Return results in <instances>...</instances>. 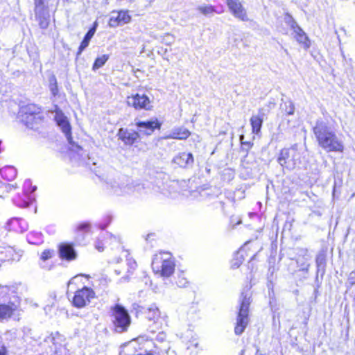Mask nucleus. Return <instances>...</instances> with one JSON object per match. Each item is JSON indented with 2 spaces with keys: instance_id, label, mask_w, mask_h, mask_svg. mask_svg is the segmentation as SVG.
Instances as JSON below:
<instances>
[{
  "instance_id": "nucleus-1",
  "label": "nucleus",
  "mask_w": 355,
  "mask_h": 355,
  "mask_svg": "<svg viewBox=\"0 0 355 355\" xmlns=\"http://www.w3.org/2000/svg\"><path fill=\"white\" fill-rule=\"evenodd\" d=\"M313 131L319 146L326 152L342 153L343 151L344 145L342 139L327 122L318 119Z\"/></svg>"
},
{
  "instance_id": "nucleus-2",
  "label": "nucleus",
  "mask_w": 355,
  "mask_h": 355,
  "mask_svg": "<svg viewBox=\"0 0 355 355\" xmlns=\"http://www.w3.org/2000/svg\"><path fill=\"white\" fill-rule=\"evenodd\" d=\"M250 294L248 291H243L239 298V311L236 318L234 333L241 335L246 328L248 322L249 306L250 304Z\"/></svg>"
},
{
  "instance_id": "nucleus-3",
  "label": "nucleus",
  "mask_w": 355,
  "mask_h": 355,
  "mask_svg": "<svg viewBox=\"0 0 355 355\" xmlns=\"http://www.w3.org/2000/svg\"><path fill=\"white\" fill-rule=\"evenodd\" d=\"M152 268L155 273L162 277H170L174 272L175 263L171 254L160 252L155 254L152 261Z\"/></svg>"
},
{
  "instance_id": "nucleus-4",
  "label": "nucleus",
  "mask_w": 355,
  "mask_h": 355,
  "mask_svg": "<svg viewBox=\"0 0 355 355\" xmlns=\"http://www.w3.org/2000/svg\"><path fill=\"white\" fill-rule=\"evenodd\" d=\"M111 317L116 332L122 333L128 330L131 323V318L128 311L123 306L116 304L112 307Z\"/></svg>"
},
{
  "instance_id": "nucleus-5",
  "label": "nucleus",
  "mask_w": 355,
  "mask_h": 355,
  "mask_svg": "<svg viewBox=\"0 0 355 355\" xmlns=\"http://www.w3.org/2000/svg\"><path fill=\"white\" fill-rule=\"evenodd\" d=\"M300 153L295 147L282 149L277 161L279 164L288 171L295 168L300 163Z\"/></svg>"
},
{
  "instance_id": "nucleus-6",
  "label": "nucleus",
  "mask_w": 355,
  "mask_h": 355,
  "mask_svg": "<svg viewBox=\"0 0 355 355\" xmlns=\"http://www.w3.org/2000/svg\"><path fill=\"white\" fill-rule=\"evenodd\" d=\"M94 297V291L92 289L85 286L75 293L73 297V305L77 308L85 307L88 305L91 300Z\"/></svg>"
},
{
  "instance_id": "nucleus-7",
  "label": "nucleus",
  "mask_w": 355,
  "mask_h": 355,
  "mask_svg": "<svg viewBox=\"0 0 355 355\" xmlns=\"http://www.w3.org/2000/svg\"><path fill=\"white\" fill-rule=\"evenodd\" d=\"M25 121L26 125L33 128L35 124L39 123L42 120L40 108L35 105L30 104L24 108Z\"/></svg>"
},
{
  "instance_id": "nucleus-8",
  "label": "nucleus",
  "mask_w": 355,
  "mask_h": 355,
  "mask_svg": "<svg viewBox=\"0 0 355 355\" xmlns=\"http://www.w3.org/2000/svg\"><path fill=\"white\" fill-rule=\"evenodd\" d=\"M135 125L137 128V132L140 135V139L144 136L151 135L155 129H159L161 123L157 119L147 121H137Z\"/></svg>"
},
{
  "instance_id": "nucleus-9",
  "label": "nucleus",
  "mask_w": 355,
  "mask_h": 355,
  "mask_svg": "<svg viewBox=\"0 0 355 355\" xmlns=\"http://www.w3.org/2000/svg\"><path fill=\"white\" fill-rule=\"evenodd\" d=\"M127 104L136 110H150L151 107L149 98L144 94L140 95L139 94L128 96L127 98Z\"/></svg>"
},
{
  "instance_id": "nucleus-10",
  "label": "nucleus",
  "mask_w": 355,
  "mask_h": 355,
  "mask_svg": "<svg viewBox=\"0 0 355 355\" xmlns=\"http://www.w3.org/2000/svg\"><path fill=\"white\" fill-rule=\"evenodd\" d=\"M130 21L131 16L128 14V10H113L109 19V26L111 27H116L121 24H128Z\"/></svg>"
},
{
  "instance_id": "nucleus-11",
  "label": "nucleus",
  "mask_w": 355,
  "mask_h": 355,
  "mask_svg": "<svg viewBox=\"0 0 355 355\" xmlns=\"http://www.w3.org/2000/svg\"><path fill=\"white\" fill-rule=\"evenodd\" d=\"M227 5L232 14L241 21H248V16L245 8L239 0H226Z\"/></svg>"
},
{
  "instance_id": "nucleus-12",
  "label": "nucleus",
  "mask_w": 355,
  "mask_h": 355,
  "mask_svg": "<svg viewBox=\"0 0 355 355\" xmlns=\"http://www.w3.org/2000/svg\"><path fill=\"white\" fill-rule=\"evenodd\" d=\"M136 130L120 128L118 132L119 138L126 145H132L140 139V135Z\"/></svg>"
},
{
  "instance_id": "nucleus-13",
  "label": "nucleus",
  "mask_w": 355,
  "mask_h": 355,
  "mask_svg": "<svg viewBox=\"0 0 355 355\" xmlns=\"http://www.w3.org/2000/svg\"><path fill=\"white\" fill-rule=\"evenodd\" d=\"M58 126L62 129L63 133L67 137V139L70 144H71V150L76 152L78 155L83 157L84 155V152L82 148L76 144H73L71 142V126L67 119L64 121V122L61 123L58 125Z\"/></svg>"
},
{
  "instance_id": "nucleus-14",
  "label": "nucleus",
  "mask_w": 355,
  "mask_h": 355,
  "mask_svg": "<svg viewBox=\"0 0 355 355\" xmlns=\"http://www.w3.org/2000/svg\"><path fill=\"white\" fill-rule=\"evenodd\" d=\"M290 26L293 30L295 33L294 37L296 40L299 43L304 44L306 48H309V44H308V37L303 30L297 25V22L292 19L291 21Z\"/></svg>"
},
{
  "instance_id": "nucleus-15",
  "label": "nucleus",
  "mask_w": 355,
  "mask_h": 355,
  "mask_svg": "<svg viewBox=\"0 0 355 355\" xmlns=\"http://www.w3.org/2000/svg\"><path fill=\"white\" fill-rule=\"evenodd\" d=\"M173 162L180 167H188L193 164V157L191 153H180L174 157Z\"/></svg>"
},
{
  "instance_id": "nucleus-16",
  "label": "nucleus",
  "mask_w": 355,
  "mask_h": 355,
  "mask_svg": "<svg viewBox=\"0 0 355 355\" xmlns=\"http://www.w3.org/2000/svg\"><path fill=\"white\" fill-rule=\"evenodd\" d=\"M59 253L62 259L68 261H71L76 258V253L73 245L71 244H61L59 248Z\"/></svg>"
},
{
  "instance_id": "nucleus-17",
  "label": "nucleus",
  "mask_w": 355,
  "mask_h": 355,
  "mask_svg": "<svg viewBox=\"0 0 355 355\" xmlns=\"http://www.w3.org/2000/svg\"><path fill=\"white\" fill-rule=\"evenodd\" d=\"M263 114H259L258 115H253L250 119V123L252 125V132L258 134L261 128L263 123Z\"/></svg>"
},
{
  "instance_id": "nucleus-18",
  "label": "nucleus",
  "mask_w": 355,
  "mask_h": 355,
  "mask_svg": "<svg viewBox=\"0 0 355 355\" xmlns=\"http://www.w3.org/2000/svg\"><path fill=\"white\" fill-rule=\"evenodd\" d=\"M95 28H91L85 35L83 40L80 43V45L78 48V51L76 54V58H78L82 52L88 46L89 42L94 35Z\"/></svg>"
},
{
  "instance_id": "nucleus-19",
  "label": "nucleus",
  "mask_w": 355,
  "mask_h": 355,
  "mask_svg": "<svg viewBox=\"0 0 355 355\" xmlns=\"http://www.w3.org/2000/svg\"><path fill=\"white\" fill-rule=\"evenodd\" d=\"M16 309V305L14 304H1L0 305V319L9 318L13 311Z\"/></svg>"
},
{
  "instance_id": "nucleus-20",
  "label": "nucleus",
  "mask_w": 355,
  "mask_h": 355,
  "mask_svg": "<svg viewBox=\"0 0 355 355\" xmlns=\"http://www.w3.org/2000/svg\"><path fill=\"white\" fill-rule=\"evenodd\" d=\"M146 318L149 320H153L155 323L157 322V320L160 316V312L159 309L155 305H151L147 310Z\"/></svg>"
},
{
  "instance_id": "nucleus-21",
  "label": "nucleus",
  "mask_w": 355,
  "mask_h": 355,
  "mask_svg": "<svg viewBox=\"0 0 355 355\" xmlns=\"http://www.w3.org/2000/svg\"><path fill=\"white\" fill-rule=\"evenodd\" d=\"M191 135L190 132L187 129H180L177 132H173L170 135L167 136L166 138H173L178 139H186Z\"/></svg>"
},
{
  "instance_id": "nucleus-22",
  "label": "nucleus",
  "mask_w": 355,
  "mask_h": 355,
  "mask_svg": "<svg viewBox=\"0 0 355 355\" xmlns=\"http://www.w3.org/2000/svg\"><path fill=\"white\" fill-rule=\"evenodd\" d=\"M35 15L47 12V8L45 5V0H34Z\"/></svg>"
},
{
  "instance_id": "nucleus-23",
  "label": "nucleus",
  "mask_w": 355,
  "mask_h": 355,
  "mask_svg": "<svg viewBox=\"0 0 355 355\" xmlns=\"http://www.w3.org/2000/svg\"><path fill=\"white\" fill-rule=\"evenodd\" d=\"M244 260V256L241 250H239L235 254L234 257L232 261V267L234 268H238Z\"/></svg>"
},
{
  "instance_id": "nucleus-24",
  "label": "nucleus",
  "mask_w": 355,
  "mask_h": 355,
  "mask_svg": "<svg viewBox=\"0 0 355 355\" xmlns=\"http://www.w3.org/2000/svg\"><path fill=\"white\" fill-rule=\"evenodd\" d=\"M108 59V55H103L100 57H98L94 61V63L92 66V69L94 71H96L97 69H100L105 64Z\"/></svg>"
},
{
  "instance_id": "nucleus-25",
  "label": "nucleus",
  "mask_w": 355,
  "mask_h": 355,
  "mask_svg": "<svg viewBox=\"0 0 355 355\" xmlns=\"http://www.w3.org/2000/svg\"><path fill=\"white\" fill-rule=\"evenodd\" d=\"M37 20L39 21V25L41 28L45 29L49 26V15L48 12H44V14L35 15Z\"/></svg>"
},
{
  "instance_id": "nucleus-26",
  "label": "nucleus",
  "mask_w": 355,
  "mask_h": 355,
  "mask_svg": "<svg viewBox=\"0 0 355 355\" xmlns=\"http://www.w3.org/2000/svg\"><path fill=\"white\" fill-rule=\"evenodd\" d=\"M318 270H322L324 272L326 266V257L323 253H320L317 255L315 259Z\"/></svg>"
},
{
  "instance_id": "nucleus-27",
  "label": "nucleus",
  "mask_w": 355,
  "mask_h": 355,
  "mask_svg": "<svg viewBox=\"0 0 355 355\" xmlns=\"http://www.w3.org/2000/svg\"><path fill=\"white\" fill-rule=\"evenodd\" d=\"M197 10L205 16H209L216 12L214 7L211 5L200 6Z\"/></svg>"
},
{
  "instance_id": "nucleus-28",
  "label": "nucleus",
  "mask_w": 355,
  "mask_h": 355,
  "mask_svg": "<svg viewBox=\"0 0 355 355\" xmlns=\"http://www.w3.org/2000/svg\"><path fill=\"white\" fill-rule=\"evenodd\" d=\"M283 110L285 111L286 114L293 115L295 112V105L291 101L286 102L284 105Z\"/></svg>"
},
{
  "instance_id": "nucleus-29",
  "label": "nucleus",
  "mask_w": 355,
  "mask_h": 355,
  "mask_svg": "<svg viewBox=\"0 0 355 355\" xmlns=\"http://www.w3.org/2000/svg\"><path fill=\"white\" fill-rule=\"evenodd\" d=\"M114 192L116 195H121L123 193H128L130 192V188L126 186H121V187H112Z\"/></svg>"
},
{
  "instance_id": "nucleus-30",
  "label": "nucleus",
  "mask_w": 355,
  "mask_h": 355,
  "mask_svg": "<svg viewBox=\"0 0 355 355\" xmlns=\"http://www.w3.org/2000/svg\"><path fill=\"white\" fill-rule=\"evenodd\" d=\"M54 254V251L51 250H44L41 255H40V259L44 262L46 260L51 259L53 255Z\"/></svg>"
},
{
  "instance_id": "nucleus-31",
  "label": "nucleus",
  "mask_w": 355,
  "mask_h": 355,
  "mask_svg": "<svg viewBox=\"0 0 355 355\" xmlns=\"http://www.w3.org/2000/svg\"><path fill=\"white\" fill-rule=\"evenodd\" d=\"M49 87H50V90H51L52 94L53 96L57 95V94L58 92V85H57L56 79L54 76L50 80Z\"/></svg>"
},
{
  "instance_id": "nucleus-32",
  "label": "nucleus",
  "mask_w": 355,
  "mask_h": 355,
  "mask_svg": "<svg viewBox=\"0 0 355 355\" xmlns=\"http://www.w3.org/2000/svg\"><path fill=\"white\" fill-rule=\"evenodd\" d=\"M67 119V118L64 115V114L60 110H56L55 111V120L58 124H60L61 123L64 122Z\"/></svg>"
},
{
  "instance_id": "nucleus-33",
  "label": "nucleus",
  "mask_w": 355,
  "mask_h": 355,
  "mask_svg": "<svg viewBox=\"0 0 355 355\" xmlns=\"http://www.w3.org/2000/svg\"><path fill=\"white\" fill-rule=\"evenodd\" d=\"M244 138H245L244 135H241L240 141H241V143L242 145V149L243 150H245L246 152H248L251 148L252 144L250 141H244Z\"/></svg>"
},
{
  "instance_id": "nucleus-34",
  "label": "nucleus",
  "mask_w": 355,
  "mask_h": 355,
  "mask_svg": "<svg viewBox=\"0 0 355 355\" xmlns=\"http://www.w3.org/2000/svg\"><path fill=\"white\" fill-rule=\"evenodd\" d=\"M90 227L89 223H83L77 226V230L81 232H88Z\"/></svg>"
},
{
  "instance_id": "nucleus-35",
  "label": "nucleus",
  "mask_w": 355,
  "mask_h": 355,
  "mask_svg": "<svg viewBox=\"0 0 355 355\" xmlns=\"http://www.w3.org/2000/svg\"><path fill=\"white\" fill-rule=\"evenodd\" d=\"M347 282L351 286H353L355 284V272H352L349 273Z\"/></svg>"
},
{
  "instance_id": "nucleus-36",
  "label": "nucleus",
  "mask_w": 355,
  "mask_h": 355,
  "mask_svg": "<svg viewBox=\"0 0 355 355\" xmlns=\"http://www.w3.org/2000/svg\"><path fill=\"white\" fill-rule=\"evenodd\" d=\"M0 187L4 188L7 192L10 191L13 188H15L14 185L2 182H0Z\"/></svg>"
},
{
  "instance_id": "nucleus-37",
  "label": "nucleus",
  "mask_w": 355,
  "mask_h": 355,
  "mask_svg": "<svg viewBox=\"0 0 355 355\" xmlns=\"http://www.w3.org/2000/svg\"><path fill=\"white\" fill-rule=\"evenodd\" d=\"M166 334L163 331L159 332L156 336V340L159 341V342L164 341L166 340Z\"/></svg>"
},
{
  "instance_id": "nucleus-38",
  "label": "nucleus",
  "mask_w": 355,
  "mask_h": 355,
  "mask_svg": "<svg viewBox=\"0 0 355 355\" xmlns=\"http://www.w3.org/2000/svg\"><path fill=\"white\" fill-rule=\"evenodd\" d=\"M187 284V281L184 277H179V279L177 282V284L180 287H184L186 286Z\"/></svg>"
},
{
  "instance_id": "nucleus-39",
  "label": "nucleus",
  "mask_w": 355,
  "mask_h": 355,
  "mask_svg": "<svg viewBox=\"0 0 355 355\" xmlns=\"http://www.w3.org/2000/svg\"><path fill=\"white\" fill-rule=\"evenodd\" d=\"M128 264L130 267V270H128L129 272H130V270H134L136 268L137 263L135 261L128 259Z\"/></svg>"
},
{
  "instance_id": "nucleus-40",
  "label": "nucleus",
  "mask_w": 355,
  "mask_h": 355,
  "mask_svg": "<svg viewBox=\"0 0 355 355\" xmlns=\"http://www.w3.org/2000/svg\"><path fill=\"white\" fill-rule=\"evenodd\" d=\"M0 355H7L6 347L0 343Z\"/></svg>"
},
{
  "instance_id": "nucleus-41",
  "label": "nucleus",
  "mask_w": 355,
  "mask_h": 355,
  "mask_svg": "<svg viewBox=\"0 0 355 355\" xmlns=\"http://www.w3.org/2000/svg\"><path fill=\"white\" fill-rule=\"evenodd\" d=\"M164 40L166 41V42L167 44H170V43H171L173 41V37L171 35H169V34L166 35L164 37Z\"/></svg>"
},
{
  "instance_id": "nucleus-42",
  "label": "nucleus",
  "mask_w": 355,
  "mask_h": 355,
  "mask_svg": "<svg viewBox=\"0 0 355 355\" xmlns=\"http://www.w3.org/2000/svg\"><path fill=\"white\" fill-rule=\"evenodd\" d=\"M4 171H8L10 173H13V177L16 176V171L13 167H8L4 169Z\"/></svg>"
},
{
  "instance_id": "nucleus-43",
  "label": "nucleus",
  "mask_w": 355,
  "mask_h": 355,
  "mask_svg": "<svg viewBox=\"0 0 355 355\" xmlns=\"http://www.w3.org/2000/svg\"><path fill=\"white\" fill-rule=\"evenodd\" d=\"M95 247L99 252H102L104 250L103 245L100 242H97Z\"/></svg>"
},
{
  "instance_id": "nucleus-44",
  "label": "nucleus",
  "mask_w": 355,
  "mask_h": 355,
  "mask_svg": "<svg viewBox=\"0 0 355 355\" xmlns=\"http://www.w3.org/2000/svg\"><path fill=\"white\" fill-rule=\"evenodd\" d=\"M301 270L307 271L309 267V264L302 263L301 264Z\"/></svg>"
},
{
  "instance_id": "nucleus-45",
  "label": "nucleus",
  "mask_w": 355,
  "mask_h": 355,
  "mask_svg": "<svg viewBox=\"0 0 355 355\" xmlns=\"http://www.w3.org/2000/svg\"><path fill=\"white\" fill-rule=\"evenodd\" d=\"M104 3L105 5H108L109 4V0H104Z\"/></svg>"
},
{
  "instance_id": "nucleus-46",
  "label": "nucleus",
  "mask_w": 355,
  "mask_h": 355,
  "mask_svg": "<svg viewBox=\"0 0 355 355\" xmlns=\"http://www.w3.org/2000/svg\"><path fill=\"white\" fill-rule=\"evenodd\" d=\"M24 207L28 206V203L27 202H24Z\"/></svg>"
},
{
  "instance_id": "nucleus-47",
  "label": "nucleus",
  "mask_w": 355,
  "mask_h": 355,
  "mask_svg": "<svg viewBox=\"0 0 355 355\" xmlns=\"http://www.w3.org/2000/svg\"><path fill=\"white\" fill-rule=\"evenodd\" d=\"M105 227H106V225L103 226V227H100V228H101V229H105Z\"/></svg>"
},
{
  "instance_id": "nucleus-48",
  "label": "nucleus",
  "mask_w": 355,
  "mask_h": 355,
  "mask_svg": "<svg viewBox=\"0 0 355 355\" xmlns=\"http://www.w3.org/2000/svg\"><path fill=\"white\" fill-rule=\"evenodd\" d=\"M35 189H36V187H34L33 189V191H35Z\"/></svg>"
},
{
  "instance_id": "nucleus-49",
  "label": "nucleus",
  "mask_w": 355,
  "mask_h": 355,
  "mask_svg": "<svg viewBox=\"0 0 355 355\" xmlns=\"http://www.w3.org/2000/svg\"><path fill=\"white\" fill-rule=\"evenodd\" d=\"M40 266L42 267V268H45L44 266H43L42 263H40Z\"/></svg>"
},
{
  "instance_id": "nucleus-50",
  "label": "nucleus",
  "mask_w": 355,
  "mask_h": 355,
  "mask_svg": "<svg viewBox=\"0 0 355 355\" xmlns=\"http://www.w3.org/2000/svg\"><path fill=\"white\" fill-rule=\"evenodd\" d=\"M129 1H130V2H133V1H134V0H129Z\"/></svg>"
}]
</instances>
